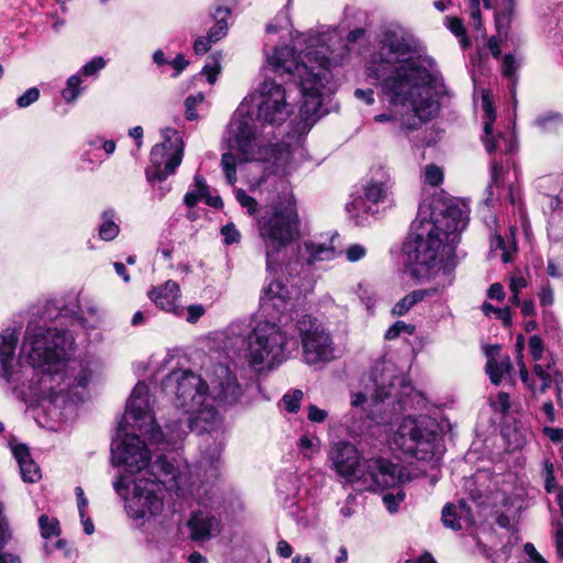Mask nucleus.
<instances>
[{"label":"nucleus","instance_id":"obj_1","mask_svg":"<svg viewBox=\"0 0 563 563\" xmlns=\"http://www.w3.org/2000/svg\"><path fill=\"white\" fill-rule=\"evenodd\" d=\"M77 294H67L46 300L38 319L27 322L22 352L26 354L29 367L16 358L19 334L7 329L0 333V387L16 400L26 401L34 396L56 404L59 399L70 402L84 400L82 390L88 386L92 371L81 361H68L75 339L65 328L51 323L60 320V325L87 327L81 316Z\"/></svg>","mask_w":563,"mask_h":563},{"label":"nucleus","instance_id":"obj_2","mask_svg":"<svg viewBox=\"0 0 563 563\" xmlns=\"http://www.w3.org/2000/svg\"><path fill=\"white\" fill-rule=\"evenodd\" d=\"M256 228L262 242L266 277L260 295L258 322L233 323L229 328L227 347H238L256 372L272 369L282 363V197L261 206Z\"/></svg>","mask_w":563,"mask_h":563},{"label":"nucleus","instance_id":"obj_3","mask_svg":"<svg viewBox=\"0 0 563 563\" xmlns=\"http://www.w3.org/2000/svg\"><path fill=\"white\" fill-rule=\"evenodd\" d=\"M376 60L388 69L382 76L385 99L393 106L409 104L416 114L413 123L404 120V125L412 130L437 115L440 104L435 97L445 93L443 78L413 35L398 26L385 29Z\"/></svg>","mask_w":563,"mask_h":563},{"label":"nucleus","instance_id":"obj_4","mask_svg":"<svg viewBox=\"0 0 563 563\" xmlns=\"http://www.w3.org/2000/svg\"><path fill=\"white\" fill-rule=\"evenodd\" d=\"M289 34L291 45L284 46V55L287 53L292 59H284V74H287L289 82L298 88L300 100L298 117L291 122L287 140L284 139V173L303 161V136L320 117L324 97L336 90L328 47L313 45L318 40L310 35L296 32L294 36L292 31H289Z\"/></svg>","mask_w":563,"mask_h":563},{"label":"nucleus","instance_id":"obj_5","mask_svg":"<svg viewBox=\"0 0 563 563\" xmlns=\"http://www.w3.org/2000/svg\"><path fill=\"white\" fill-rule=\"evenodd\" d=\"M263 81L257 88L256 119L239 108L229 123L230 147L244 161H260L267 174H277L282 161V45L264 44Z\"/></svg>","mask_w":563,"mask_h":563},{"label":"nucleus","instance_id":"obj_6","mask_svg":"<svg viewBox=\"0 0 563 563\" xmlns=\"http://www.w3.org/2000/svg\"><path fill=\"white\" fill-rule=\"evenodd\" d=\"M465 223L457 207H448L430 219L420 211L411 225V232L402 245L405 265L418 280L439 278L449 264L452 273L456 266L454 243ZM454 277L452 276V279Z\"/></svg>","mask_w":563,"mask_h":563},{"label":"nucleus","instance_id":"obj_7","mask_svg":"<svg viewBox=\"0 0 563 563\" xmlns=\"http://www.w3.org/2000/svg\"><path fill=\"white\" fill-rule=\"evenodd\" d=\"M411 391L406 377L393 362L376 363L364 390L352 394V410L345 416L344 424L352 437L364 434L373 423L385 424L391 420L387 406L402 409ZM396 410V408H394Z\"/></svg>","mask_w":563,"mask_h":563},{"label":"nucleus","instance_id":"obj_8","mask_svg":"<svg viewBox=\"0 0 563 563\" xmlns=\"http://www.w3.org/2000/svg\"><path fill=\"white\" fill-rule=\"evenodd\" d=\"M209 383L190 369L170 372L162 380L165 394H175V406L187 413H198L201 419L203 409L212 418L216 416L211 399L219 407L235 405L242 396V387L229 365L216 363L207 369Z\"/></svg>","mask_w":563,"mask_h":563},{"label":"nucleus","instance_id":"obj_9","mask_svg":"<svg viewBox=\"0 0 563 563\" xmlns=\"http://www.w3.org/2000/svg\"><path fill=\"white\" fill-rule=\"evenodd\" d=\"M113 489L124 499L126 515L142 526L163 510V489L177 496L183 494L181 472L174 461L162 454L144 474L133 479L120 475L113 482Z\"/></svg>","mask_w":563,"mask_h":563},{"label":"nucleus","instance_id":"obj_10","mask_svg":"<svg viewBox=\"0 0 563 563\" xmlns=\"http://www.w3.org/2000/svg\"><path fill=\"white\" fill-rule=\"evenodd\" d=\"M309 236L308 221L299 216L292 192H286L284 187V274H287L291 287L299 290L309 286L312 267L317 262L336 256L334 236L329 243Z\"/></svg>","mask_w":563,"mask_h":563},{"label":"nucleus","instance_id":"obj_11","mask_svg":"<svg viewBox=\"0 0 563 563\" xmlns=\"http://www.w3.org/2000/svg\"><path fill=\"white\" fill-rule=\"evenodd\" d=\"M220 467L218 459L201 461L203 474L198 475V483L190 484L189 493L199 506L187 521L190 539L195 542L217 537L222 530V516L233 507L232 504L227 505L224 493L219 487Z\"/></svg>","mask_w":563,"mask_h":563},{"label":"nucleus","instance_id":"obj_12","mask_svg":"<svg viewBox=\"0 0 563 563\" xmlns=\"http://www.w3.org/2000/svg\"><path fill=\"white\" fill-rule=\"evenodd\" d=\"M331 460L339 475L349 482H363L371 488H389L409 482L410 473L400 464L387 459L360 460L357 449L344 441L332 446Z\"/></svg>","mask_w":563,"mask_h":563},{"label":"nucleus","instance_id":"obj_13","mask_svg":"<svg viewBox=\"0 0 563 563\" xmlns=\"http://www.w3.org/2000/svg\"><path fill=\"white\" fill-rule=\"evenodd\" d=\"M394 444L405 454L427 463L431 470L439 467L445 451L439 424L428 416L404 418L394 434Z\"/></svg>","mask_w":563,"mask_h":563},{"label":"nucleus","instance_id":"obj_14","mask_svg":"<svg viewBox=\"0 0 563 563\" xmlns=\"http://www.w3.org/2000/svg\"><path fill=\"white\" fill-rule=\"evenodd\" d=\"M136 432L137 430L128 427L120 429L118 426L111 443V462L129 479L136 474H144L153 465L151 452Z\"/></svg>","mask_w":563,"mask_h":563},{"label":"nucleus","instance_id":"obj_15","mask_svg":"<svg viewBox=\"0 0 563 563\" xmlns=\"http://www.w3.org/2000/svg\"><path fill=\"white\" fill-rule=\"evenodd\" d=\"M301 338L302 356L307 364H317L333 358V342L330 333L317 318L305 314L296 322Z\"/></svg>","mask_w":563,"mask_h":563},{"label":"nucleus","instance_id":"obj_16","mask_svg":"<svg viewBox=\"0 0 563 563\" xmlns=\"http://www.w3.org/2000/svg\"><path fill=\"white\" fill-rule=\"evenodd\" d=\"M176 133L166 129L165 141L152 147L150 154L151 166L146 168L145 175L148 183H162L173 175L183 161V147L172 143L169 133Z\"/></svg>","mask_w":563,"mask_h":563},{"label":"nucleus","instance_id":"obj_17","mask_svg":"<svg viewBox=\"0 0 563 563\" xmlns=\"http://www.w3.org/2000/svg\"><path fill=\"white\" fill-rule=\"evenodd\" d=\"M154 421L150 407L148 386L139 382L126 401L125 413L118 426H120V429L128 427L137 430L140 435H143L144 432L153 429Z\"/></svg>","mask_w":563,"mask_h":563},{"label":"nucleus","instance_id":"obj_18","mask_svg":"<svg viewBox=\"0 0 563 563\" xmlns=\"http://www.w3.org/2000/svg\"><path fill=\"white\" fill-rule=\"evenodd\" d=\"M192 417L181 420L180 418L172 419L166 422L162 429L155 421L153 429L143 433L154 444H166V449L178 450L187 435V429L192 430Z\"/></svg>","mask_w":563,"mask_h":563},{"label":"nucleus","instance_id":"obj_19","mask_svg":"<svg viewBox=\"0 0 563 563\" xmlns=\"http://www.w3.org/2000/svg\"><path fill=\"white\" fill-rule=\"evenodd\" d=\"M452 285V266L449 264L443 268V280L437 282V285L426 289H418L409 292L400 299L391 309L394 316L406 314L416 303L422 301L426 297H432L442 294Z\"/></svg>","mask_w":563,"mask_h":563},{"label":"nucleus","instance_id":"obj_20","mask_svg":"<svg viewBox=\"0 0 563 563\" xmlns=\"http://www.w3.org/2000/svg\"><path fill=\"white\" fill-rule=\"evenodd\" d=\"M148 297L159 309L177 317L183 316L184 308L176 303L180 297V288L176 282L169 279L164 285L153 288Z\"/></svg>","mask_w":563,"mask_h":563},{"label":"nucleus","instance_id":"obj_21","mask_svg":"<svg viewBox=\"0 0 563 563\" xmlns=\"http://www.w3.org/2000/svg\"><path fill=\"white\" fill-rule=\"evenodd\" d=\"M12 454L19 465L21 478L26 483H35L41 478L38 465L31 457L29 446L23 443L10 444Z\"/></svg>","mask_w":563,"mask_h":563},{"label":"nucleus","instance_id":"obj_22","mask_svg":"<svg viewBox=\"0 0 563 563\" xmlns=\"http://www.w3.org/2000/svg\"><path fill=\"white\" fill-rule=\"evenodd\" d=\"M232 14V9L227 5H216L210 16L213 20V25L208 30L207 36L214 44L224 38L229 32L228 18Z\"/></svg>","mask_w":563,"mask_h":563},{"label":"nucleus","instance_id":"obj_23","mask_svg":"<svg viewBox=\"0 0 563 563\" xmlns=\"http://www.w3.org/2000/svg\"><path fill=\"white\" fill-rule=\"evenodd\" d=\"M482 107L484 110V136L483 142L488 153L494 152L498 145L495 137L492 135V128L495 121V112L488 95L484 93L482 97Z\"/></svg>","mask_w":563,"mask_h":563},{"label":"nucleus","instance_id":"obj_24","mask_svg":"<svg viewBox=\"0 0 563 563\" xmlns=\"http://www.w3.org/2000/svg\"><path fill=\"white\" fill-rule=\"evenodd\" d=\"M532 124L542 133L558 134L563 129V115L549 111L537 115Z\"/></svg>","mask_w":563,"mask_h":563},{"label":"nucleus","instance_id":"obj_25","mask_svg":"<svg viewBox=\"0 0 563 563\" xmlns=\"http://www.w3.org/2000/svg\"><path fill=\"white\" fill-rule=\"evenodd\" d=\"M390 186L387 183L372 180L364 187V199L367 202L378 205L391 202Z\"/></svg>","mask_w":563,"mask_h":563},{"label":"nucleus","instance_id":"obj_26","mask_svg":"<svg viewBox=\"0 0 563 563\" xmlns=\"http://www.w3.org/2000/svg\"><path fill=\"white\" fill-rule=\"evenodd\" d=\"M515 11V5H501V3L496 4L495 9V23L497 34L500 40H507L509 27L512 21Z\"/></svg>","mask_w":563,"mask_h":563},{"label":"nucleus","instance_id":"obj_27","mask_svg":"<svg viewBox=\"0 0 563 563\" xmlns=\"http://www.w3.org/2000/svg\"><path fill=\"white\" fill-rule=\"evenodd\" d=\"M114 219L115 211L113 209L104 210L101 213V223L99 224V238L101 240L109 242L119 235L120 228Z\"/></svg>","mask_w":563,"mask_h":563},{"label":"nucleus","instance_id":"obj_28","mask_svg":"<svg viewBox=\"0 0 563 563\" xmlns=\"http://www.w3.org/2000/svg\"><path fill=\"white\" fill-rule=\"evenodd\" d=\"M346 211L350 219L354 221L356 225H366L371 217V209L365 206V201L362 197L353 199L346 205Z\"/></svg>","mask_w":563,"mask_h":563},{"label":"nucleus","instance_id":"obj_29","mask_svg":"<svg viewBox=\"0 0 563 563\" xmlns=\"http://www.w3.org/2000/svg\"><path fill=\"white\" fill-rule=\"evenodd\" d=\"M511 369V362L509 357H506L501 361H496L495 358H488L486 364V373L488 374L490 382L495 385H498L503 376L509 373Z\"/></svg>","mask_w":563,"mask_h":563},{"label":"nucleus","instance_id":"obj_30","mask_svg":"<svg viewBox=\"0 0 563 563\" xmlns=\"http://www.w3.org/2000/svg\"><path fill=\"white\" fill-rule=\"evenodd\" d=\"M405 107L408 109V112L402 114L399 121L396 120L393 115L386 114V113L375 115L374 120L378 123L391 122L394 124L395 129H399L400 132H410L411 129H408L406 125H404L402 121L406 120V121L413 123V118L416 114L409 104H406ZM424 122L426 121H423V123ZM421 124H422V122L416 129H412V131L419 129V126Z\"/></svg>","mask_w":563,"mask_h":563},{"label":"nucleus","instance_id":"obj_31","mask_svg":"<svg viewBox=\"0 0 563 563\" xmlns=\"http://www.w3.org/2000/svg\"><path fill=\"white\" fill-rule=\"evenodd\" d=\"M222 52H213L209 57L206 65L202 67L200 75L206 76L209 84H214L221 70Z\"/></svg>","mask_w":563,"mask_h":563},{"label":"nucleus","instance_id":"obj_32","mask_svg":"<svg viewBox=\"0 0 563 563\" xmlns=\"http://www.w3.org/2000/svg\"><path fill=\"white\" fill-rule=\"evenodd\" d=\"M82 80L79 75H71L66 80V87L62 90V97L67 103H73L81 93Z\"/></svg>","mask_w":563,"mask_h":563},{"label":"nucleus","instance_id":"obj_33","mask_svg":"<svg viewBox=\"0 0 563 563\" xmlns=\"http://www.w3.org/2000/svg\"><path fill=\"white\" fill-rule=\"evenodd\" d=\"M492 247L501 251V258L505 263L511 261V254L516 252V243L514 238L505 240L501 235L496 234L492 239Z\"/></svg>","mask_w":563,"mask_h":563},{"label":"nucleus","instance_id":"obj_34","mask_svg":"<svg viewBox=\"0 0 563 563\" xmlns=\"http://www.w3.org/2000/svg\"><path fill=\"white\" fill-rule=\"evenodd\" d=\"M464 519L457 512V507L454 504H446L442 510L443 525L452 530L459 531L462 529L461 520Z\"/></svg>","mask_w":563,"mask_h":563},{"label":"nucleus","instance_id":"obj_35","mask_svg":"<svg viewBox=\"0 0 563 563\" xmlns=\"http://www.w3.org/2000/svg\"><path fill=\"white\" fill-rule=\"evenodd\" d=\"M38 526L41 530V536L44 539H49L54 536L60 534L59 522L56 518H49L46 515H42L38 518Z\"/></svg>","mask_w":563,"mask_h":563},{"label":"nucleus","instance_id":"obj_36","mask_svg":"<svg viewBox=\"0 0 563 563\" xmlns=\"http://www.w3.org/2000/svg\"><path fill=\"white\" fill-rule=\"evenodd\" d=\"M236 156L230 152L223 153L221 157V166L227 178V181L230 185H234L236 181Z\"/></svg>","mask_w":563,"mask_h":563},{"label":"nucleus","instance_id":"obj_37","mask_svg":"<svg viewBox=\"0 0 563 563\" xmlns=\"http://www.w3.org/2000/svg\"><path fill=\"white\" fill-rule=\"evenodd\" d=\"M525 344H526L525 336L522 334H519L517 336V341H516L517 364L519 366V375H520L521 380L525 384H528V382H529V372H528V368H527V366H526V364L523 362Z\"/></svg>","mask_w":563,"mask_h":563},{"label":"nucleus","instance_id":"obj_38","mask_svg":"<svg viewBox=\"0 0 563 563\" xmlns=\"http://www.w3.org/2000/svg\"><path fill=\"white\" fill-rule=\"evenodd\" d=\"M416 330V327L413 324L406 323L404 321H396L393 325H390L386 333L385 339L386 340H395L399 338L401 334H413Z\"/></svg>","mask_w":563,"mask_h":563},{"label":"nucleus","instance_id":"obj_39","mask_svg":"<svg viewBox=\"0 0 563 563\" xmlns=\"http://www.w3.org/2000/svg\"><path fill=\"white\" fill-rule=\"evenodd\" d=\"M205 99L202 92H198L197 95H190L185 99V117L188 121H194L198 119V113L196 111V107L201 103Z\"/></svg>","mask_w":563,"mask_h":563},{"label":"nucleus","instance_id":"obj_40","mask_svg":"<svg viewBox=\"0 0 563 563\" xmlns=\"http://www.w3.org/2000/svg\"><path fill=\"white\" fill-rule=\"evenodd\" d=\"M107 65V60L101 56H96L89 62H87L80 69V74L86 77H91L97 75L100 70H102Z\"/></svg>","mask_w":563,"mask_h":563},{"label":"nucleus","instance_id":"obj_41","mask_svg":"<svg viewBox=\"0 0 563 563\" xmlns=\"http://www.w3.org/2000/svg\"><path fill=\"white\" fill-rule=\"evenodd\" d=\"M406 494L399 489L396 494L387 493L383 497V503L390 514L398 511L399 505L405 500Z\"/></svg>","mask_w":563,"mask_h":563},{"label":"nucleus","instance_id":"obj_42","mask_svg":"<svg viewBox=\"0 0 563 563\" xmlns=\"http://www.w3.org/2000/svg\"><path fill=\"white\" fill-rule=\"evenodd\" d=\"M519 68V63L516 60L515 56L512 54H506L503 64H501V71L503 75L516 84L517 77L516 73Z\"/></svg>","mask_w":563,"mask_h":563},{"label":"nucleus","instance_id":"obj_43","mask_svg":"<svg viewBox=\"0 0 563 563\" xmlns=\"http://www.w3.org/2000/svg\"><path fill=\"white\" fill-rule=\"evenodd\" d=\"M41 92L37 87L29 88L24 93L16 98L15 104L20 109L27 108L40 99Z\"/></svg>","mask_w":563,"mask_h":563},{"label":"nucleus","instance_id":"obj_44","mask_svg":"<svg viewBox=\"0 0 563 563\" xmlns=\"http://www.w3.org/2000/svg\"><path fill=\"white\" fill-rule=\"evenodd\" d=\"M450 31L455 34L456 37L460 38L461 45L465 48L470 45V41L465 33V27L463 22L457 18H450L448 24Z\"/></svg>","mask_w":563,"mask_h":563},{"label":"nucleus","instance_id":"obj_45","mask_svg":"<svg viewBox=\"0 0 563 563\" xmlns=\"http://www.w3.org/2000/svg\"><path fill=\"white\" fill-rule=\"evenodd\" d=\"M501 175L503 166L497 162H493L490 168V183L488 184L486 189L488 194L487 200L494 196V187H499V185L501 184Z\"/></svg>","mask_w":563,"mask_h":563},{"label":"nucleus","instance_id":"obj_46","mask_svg":"<svg viewBox=\"0 0 563 563\" xmlns=\"http://www.w3.org/2000/svg\"><path fill=\"white\" fill-rule=\"evenodd\" d=\"M423 175L426 183L431 186H438L443 180L442 169L434 164L427 165Z\"/></svg>","mask_w":563,"mask_h":563},{"label":"nucleus","instance_id":"obj_47","mask_svg":"<svg viewBox=\"0 0 563 563\" xmlns=\"http://www.w3.org/2000/svg\"><path fill=\"white\" fill-rule=\"evenodd\" d=\"M221 234L225 245H232L239 243L241 240V233L236 229L233 222H229L221 228Z\"/></svg>","mask_w":563,"mask_h":563},{"label":"nucleus","instance_id":"obj_48","mask_svg":"<svg viewBox=\"0 0 563 563\" xmlns=\"http://www.w3.org/2000/svg\"><path fill=\"white\" fill-rule=\"evenodd\" d=\"M235 198L242 207L247 209V212L250 214L256 212L257 201L255 198L250 196L245 190L238 189L235 192Z\"/></svg>","mask_w":563,"mask_h":563},{"label":"nucleus","instance_id":"obj_49","mask_svg":"<svg viewBox=\"0 0 563 563\" xmlns=\"http://www.w3.org/2000/svg\"><path fill=\"white\" fill-rule=\"evenodd\" d=\"M302 398L303 393L300 389H295L291 395H284V405L289 412H297Z\"/></svg>","mask_w":563,"mask_h":563},{"label":"nucleus","instance_id":"obj_50","mask_svg":"<svg viewBox=\"0 0 563 563\" xmlns=\"http://www.w3.org/2000/svg\"><path fill=\"white\" fill-rule=\"evenodd\" d=\"M529 351L534 361H539L542 357L544 351V344L539 335H532L529 339Z\"/></svg>","mask_w":563,"mask_h":563},{"label":"nucleus","instance_id":"obj_51","mask_svg":"<svg viewBox=\"0 0 563 563\" xmlns=\"http://www.w3.org/2000/svg\"><path fill=\"white\" fill-rule=\"evenodd\" d=\"M349 262H357L366 255V247L361 244H352L345 251Z\"/></svg>","mask_w":563,"mask_h":563},{"label":"nucleus","instance_id":"obj_52","mask_svg":"<svg viewBox=\"0 0 563 563\" xmlns=\"http://www.w3.org/2000/svg\"><path fill=\"white\" fill-rule=\"evenodd\" d=\"M307 410L308 420L313 423H322L328 418V411L317 407L316 405H309Z\"/></svg>","mask_w":563,"mask_h":563},{"label":"nucleus","instance_id":"obj_53","mask_svg":"<svg viewBox=\"0 0 563 563\" xmlns=\"http://www.w3.org/2000/svg\"><path fill=\"white\" fill-rule=\"evenodd\" d=\"M495 411L506 413L510 408L509 395L506 393H498L495 400L492 401Z\"/></svg>","mask_w":563,"mask_h":563},{"label":"nucleus","instance_id":"obj_54","mask_svg":"<svg viewBox=\"0 0 563 563\" xmlns=\"http://www.w3.org/2000/svg\"><path fill=\"white\" fill-rule=\"evenodd\" d=\"M168 64L173 67L174 74L172 75L174 78H177L189 65V62L185 58L184 54H177L174 59L168 62Z\"/></svg>","mask_w":563,"mask_h":563},{"label":"nucleus","instance_id":"obj_55","mask_svg":"<svg viewBox=\"0 0 563 563\" xmlns=\"http://www.w3.org/2000/svg\"><path fill=\"white\" fill-rule=\"evenodd\" d=\"M539 300L542 307H550L553 305L554 291L549 283L542 286L541 291L539 294Z\"/></svg>","mask_w":563,"mask_h":563},{"label":"nucleus","instance_id":"obj_56","mask_svg":"<svg viewBox=\"0 0 563 563\" xmlns=\"http://www.w3.org/2000/svg\"><path fill=\"white\" fill-rule=\"evenodd\" d=\"M213 42L205 35L195 40L192 48L196 55H205L211 48Z\"/></svg>","mask_w":563,"mask_h":563},{"label":"nucleus","instance_id":"obj_57","mask_svg":"<svg viewBox=\"0 0 563 563\" xmlns=\"http://www.w3.org/2000/svg\"><path fill=\"white\" fill-rule=\"evenodd\" d=\"M206 312L202 305H190L187 307L186 321L189 323H196Z\"/></svg>","mask_w":563,"mask_h":563},{"label":"nucleus","instance_id":"obj_58","mask_svg":"<svg viewBox=\"0 0 563 563\" xmlns=\"http://www.w3.org/2000/svg\"><path fill=\"white\" fill-rule=\"evenodd\" d=\"M526 385L532 390L534 395L544 394L552 385V377H544L543 379H540V385H536L529 377V382Z\"/></svg>","mask_w":563,"mask_h":563},{"label":"nucleus","instance_id":"obj_59","mask_svg":"<svg viewBox=\"0 0 563 563\" xmlns=\"http://www.w3.org/2000/svg\"><path fill=\"white\" fill-rule=\"evenodd\" d=\"M470 16L473 20L474 26L476 29H481L482 27V18H481L478 0H470Z\"/></svg>","mask_w":563,"mask_h":563},{"label":"nucleus","instance_id":"obj_60","mask_svg":"<svg viewBox=\"0 0 563 563\" xmlns=\"http://www.w3.org/2000/svg\"><path fill=\"white\" fill-rule=\"evenodd\" d=\"M75 494L77 497V506L80 518H84L86 515V507L88 505V499L85 497L84 489L80 486L75 488Z\"/></svg>","mask_w":563,"mask_h":563},{"label":"nucleus","instance_id":"obj_61","mask_svg":"<svg viewBox=\"0 0 563 563\" xmlns=\"http://www.w3.org/2000/svg\"><path fill=\"white\" fill-rule=\"evenodd\" d=\"M194 186L196 188L194 191L199 194L201 197L205 198L209 194V186L203 176L199 174H197L194 178Z\"/></svg>","mask_w":563,"mask_h":563},{"label":"nucleus","instance_id":"obj_62","mask_svg":"<svg viewBox=\"0 0 563 563\" xmlns=\"http://www.w3.org/2000/svg\"><path fill=\"white\" fill-rule=\"evenodd\" d=\"M555 548L558 555L563 559V521H559L555 528Z\"/></svg>","mask_w":563,"mask_h":563},{"label":"nucleus","instance_id":"obj_63","mask_svg":"<svg viewBox=\"0 0 563 563\" xmlns=\"http://www.w3.org/2000/svg\"><path fill=\"white\" fill-rule=\"evenodd\" d=\"M505 40H500V37L497 35V36H492L489 40H488V48L493 55L494 58L498 59L501 55V49H500V43L504 42Z\"/></svg>","mask_w":563,"mask_h":563},{"label":"nucleus","instance_id":"obj_64","mask_svg":"<svg viewBox=\"0 0 563 563\" xmlns=\"http://www.w3.org/2000/svg\"><path fill=\"white\" fill-rule=\"evenodd\" d=\"M525 552L534 563H547L545 560L539 554L532 543L525 544Z\"/></svg>","mask_w":563,"mask_h":563}]
</instances>
